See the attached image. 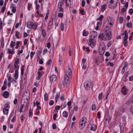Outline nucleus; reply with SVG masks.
<instances>
[{
	"instance_id": "1",
	"label": "nucleus",
	"mask_w": 133,
	"mask_h": 133,
	"mask_svg": "<svg viewBox=\"0 0 133 133\" xmlns=\"http://www.w3.org/2000/svg\"><path fill=\"white\" fill-rule=\"evenodd\" d=\"M111 29L105 30V32L98 36V38L101 40L105 41L107 39L110 40L112 37Z\"/></svg>"
},
{
	"instance_id": "2",
	"label": "nucleus",
	"mask_w": 133,
	"mask_h": 133,
	"mask_svg": "<svg viewBox=\"0 0 133 133\" xmlns=\"http://www.w3.org/2000/svg\"><path fill=\"white\" fill-rule=\"evenodd\" d=\"M68 69L66 70V74L64 76L65 81L67 85H68L69 83V80L72 77V72L69 66H68Z\"/></svg>"
},
{
	"instance_id": "3",
	"label": "nucleus",
	"mask_w": 133,
	"mask_h": 133,
	"mask_svg": "<svg viewBox=\"0 0 133 133\" xmlns=\"http://www.w3.org/2000/svg\"><path fill=\"white\" fill-rule=\"evenodd\" d=\"M84 86L86 89L89 90L90 87L93 88V83L90 81H87L85 82L84 83Z\"/></svg>"
},
{
	"instance_id": "4",
	"label": "nucleus",
	"mask_w": 133,
	"mask_h": 133,
	"mask_svg": "<svg viewBox=\"0 0 133 133\" xmlns=\"http://www.w3.org/2000/svg\"><path fill=\"white\" fill-rule=\"evenodd\" d=\"M87 120V118L85 117H83L79 122V127L80 129H82L84 127Z\"/></svg>"
},
{
	"instance_id": "5",
	"label": "nucleus",
	"mask_w": 133,
	"mask_h": 133,
	"mask_svg": "<svg viewBox=\"0 0 133 133\" xmlns=\"http://www.w3.org/2000/svg\"><path fill=\"white\" fill-rule=\"evenodd\" d=\"M105 45L103 44L100 45L99 48V51L100 54L101 55H103L105 50Z\"/></svg>"
},
{
	"instance_id": "6",
	"label": "nucleus",
	"mask_w": 133,
	"mask_h": 133,
	"mask_svg": "<svg viewBox=\"0 0 133 133\" xmlns=\"http://www.w3.org/2000/svg\"><path fill=\"white\" fill-rule=\"evenodd\" d=\"M90 35H91L90 37H92V38H95L97 36V33L96 31H92L90 32Z\"/></svg>"
},
{
	"instance_id": "7",
	"label": "nucleus",
	"mask_w": 133,
	"mask_h": 133,
	"mask_svg": "<svg viewBox=\"0 0 133 133\" xmlns=\"http://www.w3.org/2000/svg\"><path fill=\"white\" fill-rule=\"evenodd\" d=\"M89 42H90L89 45L93 48L94 45L95 44V41L93 38H92V37H90L89 39Z\"/></svg>"
},
{
	"instance_id": "8",
	"label": "nucleus",
	"mask_w": 133,
	"mask_h": 133,
	"mask_svg": "<svg viewBox=\"0 0 133 133\" xmlns=\"http://www.w3.org/2000/svg\"><path fill=\"white\" fill-rule=\"evenodd\" d=\"M52 17H51V18L49 21V22L48 24V29H50L51 28L52 24L53 23V18L52 17Z\"/></svg>"
},
{
	"instance_id": "9",
	"label": "nucleus",
	"mask_w": 133,
	"mask_h": 133,
	"mask_svg": "<svg viewBox=\"0 0 133 133\" xmlns=\"http://www.w3.org/2000/svg\"><path fill=\"white\" fill-rule=\"evenodd\" d=\"M127 89L125 88V86L123 87L121 90V92L124 95H126L127 94Z\"/></svg>"
},
{
	"instance_id": "10",
	"label": "nucleus",
	"mask_w": 133,
	"mask_h": 133,
	"mask_svg": "<svg viewBox=\"0 0 133 133\" xmlns=\"http://www.w3.org/2000/svg\"><path fill=\"white\" fill-rule=\"evenodd\" d=\"M23 96L24 97V96H27V97L26 98V99L28 100L30 97V95L29 92L28 91H26L24 92Z\"/></svg>"
},
{
	"instance_id": "11",
	"label": "nucleus",
	"mask_w": 133,
	"mask_h": 133,
	"mask_svg": "<svg viewBox=\"0 0 133 133\" xmlns=\"http://www.w3.org/2000/svg\"><path fill=\"white\" fill-rule=\"evenodd\" d=\"M56 78H57L56 75H52L50 76V81H52V82H53L56 81Z\"/></svg>"
},
{
	"instance_id": "12",
	"label": "nucleus",
	"mask_w": 133,
	"mask_h": 133,
	"mask_svg": "<svg viewBox=\"0 0 133 133\" xmlns=\"http://www.w3.org/2000/svg\"><path fill=\"white\" fill-rule=\"evenodd\" d=\"M125 37V38H124V40L123 42V43L124 45V46L126 47L128 45V43L127 39L128 38H126Z\"/></svg>"
},
{
	"instance_id": "13",
	"label": "nucleus",
	"mask_w": 133,
	"mask_h": 133,
	"mask_svg": "<svg viewBox=\"0 0 133 133\" xmlns=\"http://www.w3.org/2000/svg\"><path fill=\"white\" fill-rule=\"evenodd\" d=\"M9 92L7 91H5L4 92L3 96L4 97L6 98L9 96Z\"/></svg>"
},
{
	"instance_id": "14",
	"label": "nucleus",
	"mask_w": 133,
	"mask_h": 133,
	"mask_svg": "<svg viewBox=\"0 0 133 133\" xmlns=\"http://www.w3.org/2000/svg\"><path fill=\"white\" fill-rule=\"evenodd\" d=\"M97 128V126L96 125L93 124H92L90 128V130L92 131H95Z\"/></svg>"
},
{
	"instance_id": "15",
	"label": "nucleus",
	"mask_w": 133,
	"mask_h": 133,
	"mask_svg": "<svg viewBox=\"0 0 133 133\" xmlns=\"http://www.w3.org/2000/svg\"><path fill=\"white\" fill-rule=\"evenodd\" d=\"M107 5L106 4H104L103 5L101 6V11L102 12H103L107 8Z\"/></svg>"
},
{
	"instance_id": "16",
	"label": "nucleus",
	"mask_w": 133,
	"mask_h": 133,
	"mask_svg": "<svg viewBox=\"0 0 133 133\" xmlns=\"http://www.w3.org/2000/svg\"><path fill=\"white\" fill-rule=\"evenodd\" d=\"M133 103V102L132 101V99H130L128 101H127L126 103L127 105H130Z\"/></svg>"
},
{
	"instance_id": "17",
	"label": "nucleus",
	"mask_w": 133,
	"mask_h": 133,
	"mask_svg": "<svg viewBox=\"0 0 133 133\" xmlns=\"http://www.w3.org/2000/svg\"><path fill=\"white\" fill-rule=\"evenodd\" d=\"M33 22L30 21H29L27 23V27L29 28H31Z\"/></svg>"
},
{
	"instance_id": "18",
	"label": "nucleus",
	"mask_w": 133,
	"mask_h": 133,
	"mask_svg": "<svg viewBox=\"0 0 133 133\" xmlns=\"http://www.w3.org/2000/svg\"><path fill=\"white\" fill-rule=\"evenodd\" d=\"M10 50L9 48H8L7 49V52L8 54H14L15 53V51H10Z\"/></svg>"
},
{
	"instance_id": "19",
	"label": "nucleus",
	"mask_w": 133,
	"mask_h": 133,
	"mask_svg": "<svg viewBox=\"0 0 133 133\" xmlns=\"http://www.w3.org/2000/svg\"><path fill=\"white\" fill-rule=\"evenodd\" d=\"M127 66V65L126 64V62H125L124 65L123 66V68L122 69L121 72L122 74H123L124 73L125 71V68H126Z\"/></svg>"
},
{
	"instance_id": "20",
	"label": "nucleus",
	"mask_w": 133,
	"mask_h": 133,
	"mask_svg": "<svg viewBox=\"0 0 133 133\" xmlns=\"http://www.w3.org/2000/svg\"><path fill=\"white\" fill-rule=\"evenodd\" d=\"M68 113L66 111H64L63 112L62 115L63 117H67L68 116Z\"/></svg>"
},
{
	"instance_id": "21",
	"label": "nucleus",
	"mask_w": 133,
	"mask_h": 133,
	"mask_svg": "<svg viewBox=\"0 0 133 133\" xmlns=\"http://www.w3.org/2000/svg\"><path fill=\"white\" fill-rule=\"evenodd\" d=\"M15 78L17 79L18 78V71H15Z\"/></svg>"
},
{
	"instance_id": "22",
	"label": "nucleus",
	"mask_w": 133,
	"mask_h": 133,
	"mask_svg": "<svg viewBox=\"0 0 133 133\" xmlns=\"http://www.w3.org/2000/svg\"><path fill=\"white\" fill-rule=\"evenodd\" d=\"M113 57L112 58L114 60L116 58V57L117 55L115 49L114 51L113 52Z\"/></svg>"
},
{
	"instance_id": "23",
	"label": "nucleus",
	"mask_w": 133,
	"mask_h": 133,
	"mask_svg": "<svg viewBox=\"0 0 133 133\" xmlns=\"http://www.w3.org/2000/svg\"><path fill=\"white\" fill-rule=\"evenodd\" d=\"M127 30H125L124 32V33H123L122 34H121V35H124L125 36H124V38H125L126 37V38H128V34L127 33Z\"/></svg>"
},
{
	"instance_id": "24",
	"label": "nucleus",
	"mask_w": 133,
	"mask_h": 133,
	"mask_svg": "<svg viewBox=\"0 0 133 133\" xmlns=\"http://www.w3.org/2000/svg\"><path fill=\"white\" fill-rule=\"evenodd\" d=\"M32 27L31 28L33 29L34 30H36L37 28V25L36 24L34 23H33Z\"/></svg>"
},
{
	"instance_id": "25",
	"label": "nucleus",
	"mask_w": 133,
	"mask_h": 133,
	"mask_svg": "<svg viewBox=\"0 0 133 133\" xmlns=\"http://www.w3.org/2000/svg\"><path fill=\"white\" fill-rule=\"evenodd\" d=\"M37 74L38 76L37 77L36 79L38 80H39L42 76V75L41 74V72L40 71H38L37 72Z\"/></svg>"
},
{
	"instance_id": "26",
	"label": "nucleus",
	"mask_w": 133,
	"mask_h": 133,
	"mask_svg": "<svg viewBox=\"0 0 133 133\" xmlns=\"http://www.w3.org/2000/svg\"><path fill=\"white\" fill-rule=\"evenodd\" d=\"M14 66L15 67V71H18V69L19 68V66L18 64H14Z\"/></svg>"
},
{
	"instance_id": "27",
	"label": "nucleus",
	"mask_w": 133,
	"mask_h": 133,
	"mask_svg": "<svg viewBox=\"0 0 133 133\" xmlns=\"http://www.w3.org/2000/svg\"><path fill=\"white\" fill-rule=\"evenodd\" d=\"M104 18V16L103 15H101L100 17L96 19V20H99L100 21H102V19Z\"/></svg>"
},
{
	"instance_id": "28",
	"label": "nucleus",
	"mask_w": 133,
	"mask_h": 133,
	"mask_svg": "<svg viewBox=\"0 0 133 133\" xmlns=\"http://www.w3.org/2000/svg\"><path fill=\"white\" fill-rule=\"evenodd\" d=\"M3 113L5 115H7L8 112V109H3Z\"/></svg>"
},
{
	"instance_id": "29",
	"label": "nucleus",
	"mask_w": 133,
	"mask_h": 133,
	"mask_svg": "<svg viewBox=\"0 0 133 133\" xmlns=\"http://www.w3.org/2000/svg\"><path fill=\"white\" fill-rule=\"evenodd\" d=\"M88 32L87 31H86L85 30H84L83 33V35L84 36H87L88 34Z\"/></svg>"
},
{
	"instance_id": "30",
	"label": "nucleus",
	"mask_w": 133,
	"mask_h": 133,
	"mask_svg": "<svg viewBox=\"0 0 133 133\" xmlns=\"http://www.w3.org/2000/svg\"><path fill=\"white\" fill-rule=\"evenodd\" d=\"M64 2V1L62 0V1L59 2L58 4V6L62 7L63 4Z\"/></svg>"
},
{
	"instance_id": "31",
	"label": "nucleus",
	"mask_w": 133,
	"mask_h": 133,
	"mask_svg": "<svg viewBox=\"0 0 133 133\" xmlns=\"http://www.w3.org/2000/svg\"><path fill=\"white\" fill-rule=\"evenodd\" d=\"M42 31L43 36L44 38H45L46 35V31L44 30H43Z\"/></svg>"
},
{
	"instance_id": "32",
	"label": "nucleus",
	"mask_w": 133,
	"mask_h": 133,
	"mask_svg": "<svg viewBox=\"0 0 133 133\" xmlns=\"http://www.w3.org/2000/svg\"><path fill=\"white\" fill-rule=\"evenodd\" d=\"M60 96V95L59 93H57L56 96V97L55 98V102H57V100L59 98V96Z\"/></svg>"
},
{
	"instance_id": "33",
	"label": "nucleus",
	"mask_w": 133,
	"mask_h": 133,
	"mask_svg": "<svg viewBox=\"0 0 133 133\" xmlns=\"http://www.w3.org/2000/svg\"><path fill=\"white\" fill-rule=\"evenodd\" d=\"M123 18L122 17H120L118 19L119 22L120 23H122L123 22Z\"/></svg>"
},
{
	"instance_id": "34",
	"label": "nucleus",
	"mask_w": 133,
	"mask_h": 133,
	"mask_svg": "<svg viewBox=\"0 0 133 133\" xmlns=\"http://www.w3.org/2000/svg\"><path fill=\"white\" fill-rule=\"evenodd\" d=\"M19 35L20 33L18 31H16V34L15 35V36L16 38H19Z\"/></svg>"
},
{
	"instance_id": "35",
	"label": "nucleus",
	"mask_w": 133,
	"mask_h": 133,
	"mask_svg": "<svg viewBox=\"0 0 133 133\" xmlns=\"http://www.w3.org/2000/svg\"><path fill=\"white\" fill-rule=\"evenodd\" d=\"M103 97V94L102 92L100 93L98 96V99L101 100L102 99Z\"/></svg>"
},
{
	"instance_id": "36",
	"label": "nucleus",
	"mask_w": 133,
	"mask_h": 133,
	"mask_svg": "<svg viewBox=\"0 0 133 133\" xmlns=\"http://www.w3.org/2000/svg\"><path fill=\"white\" fill-rule=\"evenodd\" d=\"M60 28L61 30L63 31L64 30V24L62 23L61 24Z\"/></svg>"
},
{
	"instance_id": "37",
	"label": "nucleus",
	"mask_w": 133,
	"mask_h": 133,
	"mask_svg": "<svg viewBox=\"0 0 133 133\" xmlns=\"http://www.w3.org/2000/svg\"><path fill=\"white\" fill-rule=\"evenodd\" d=\"M15 44V42H14L13 41H12L10 43V46L11 48H14V47Z\"/></svg>"
},
{
	"instance_id": "38",
	"label": "nucleus",
	"mask_w": 133,
	"mask_h": 133,
	"mask_svg": "<svg viewBox=\"0 0 133 133\" xmlns=\"http://www.w3.org/2000/svg\"><path fill=\"white\" fill-rule=\"evenodd\" d=\"M19 63V58H16L15 59V61L14 62V64H18Z\"/></svg>"
},
{
	"instance_id": "39",
	"label": "nucleus",
	"mask_w": 133,
	"mask_h": 133,
	"mask_svg": "<svg viewBox=\"0 0 133 133\" xmlns=\"http://www.w3.org/2000/svg\"><path fill=\"white\" fill-rule=\"evenodd\" d=\"M48 95L47 93H45L44 95V100L45 101H47L48 97Z\"/></svg>"
},
{
	"instance_id": "40",
	"label": "nucleus",
	"mask_w": 133,
	"mask_h": 133,
	"mask_svg": "<svg viewBox=\"0 0 133 133\" xmlns=\"http://www.w3.org/2000/svg\"><path fill=\"white\" fill-rule=\"evenodd\" d=\"M96 106L95 104H93L91 107V109L93 110H95L96 108Z\"/></svg>"
},
{
	"instance_id": "41",
	"label": "nucleus",
	"mask_w": 133,
	"mask_h": 133,
	"mask_svg": "<svg viewBox=\"0 0 133 133\" xmlns=\"http://www.w3.org/2000/svg\"><path fill=\"white\" fill-rule=\"evenodd\" d=\"M130 111L131 114L133 115V105H132L130 107Z\"/></svg>"
},
{
	"instance_id": "42",
	"label": "nucleus",
	"mask_w": 133,
	"mask_h": 133,
	"mask_svg": "<svg viewBox=\"0 0 133 133\" xmlns=\"http://www.w3.org/2000/svg\"><path fill=\"white\" fill-rule=\"evenodd\" d=\"M126 26L128 28L131 27H132L131 23V22L128 23L126 25Z\"/></svg>"
},
{
	"instance_id": "43",
	"label": "nucleus",
	"mask_w": 133,
	"mask_h": 133,
	"mask_svg": "<svg viewBox=\"0 0 133 133\" xmlns=\"http://www.w3.org/2000/svg\"><path fill=\"white\" fill-rule=\"evenodd\" d=\"M12 11L13 13H15L16 11V8L15 7L12 6Z\"/></svg>"
},
{
	"instance_id": "44",
	"label": "nucleus",
	"mask_w": 133,
	"mask_h": 133,
	"mask_svg": "<svg viewBox=\"0 0 133 133\" xmlns=\"http://www.w3.org/2000/svg\"><path fill=\"white\" fill-rule=\"evenodd\" d=\"M29 116H32L33 113L32 112V111L31 110V109H30L29 110Z\"/></svg>"
},
{
	"instance_id": "45",
	"label": "nucleus",
	"mask_w": 133,
	"mask_h": 133,
	"mask_svg": "<svg viewBox=\"0 0 133 133\" xmlns=\"http://www.w3.org/2000/svg\"><path fill=\"white\" fill-rule=\"evenodd\" d=\"M52 127L53 129H55L56 128V124L55 123H53L52 124Z\"/></svg>"
},
{
	"instance_id": "46",
	"label": "nucleus",
	"mask_w": 133,
	"mask_h": 133,
	"mask_svg": "<svg viewBox=\"0 0 133 133\" xmlns=\"http://www.w3.org/2000/svg\"><path fill=\"white\" fill-rule=\"evenodd\" d=\"M6 86L3 85L2 87L1 90L2 91H3L6 88Z\"/></svg>"
},
{
	"instance_id": "47",
	"label": "nucleus",
	"mask_w": 133,
	"mask_h": 133,
	"mask_svg": "<svg viewBox=\"0 0 133 133\" xmlns=\"http://www.w3.org/2000/svg\"><path fill=\"white\" fill-rule=\"evenodd\" d=\"M129 14L132 15L133 13V9H130L129 10Z\"/></svg>"
},
{
	"instance_id": "48",
	"label": "nucleus",
	"mask_w": 133,
	"mask_h": 133,
	"mask_svg": "<svg viewBox=\"0 0 133 133\" xmlns=\"http://www.w3.org/2000/svg\"><path fill=\"white\" fill-rule=\"evenodd\" d=\"M35 54V52H33L32 51L31 52L30 54V57L31 59H32L33 57V55Z\"/></svg>"
},
{
	"instance_id": "49",
	"label": "nucleus",
	"mask_w": 133,
	"mask_h": 133,
	"mask_svg": "<svg viewBox=\"0 0 133 133\" xmlns=\"http://www.w3.org/2000/svg\"><path fill=\"white\" fill-rule=\"evenodd\" d=\"M52 62V61L51 59H49L48 61L47 62L46 64L48 65H50V64Z\"/></svg>"
},
{
	"instance_id": "50",
	"label": "nucleus",
	"mask_w": 133,
	"mask_h": 133,
	"mask_svg": "<svg viewBox=\"0 0 133 133\" xmlns=\"http://www.w3.org/2000/svg\"><path fill=\"white\" fill-rule=\"evenodd\" d=\"M25 66L24 65L22 67L21 69V75H23L24 74V69H23V68Z\"/></svg>"
},
{
	"instance_id": "51",
	"label": "nucleus",
	"mask_w": 133,
	"mask_h": 133,
	"mask_svg": "<svg viewBox=\"0 0 133 133\" xmlns=\"http://www.w3.org/2000/svg\"><path fill=\"white\" fill-rule=\"evenodd\" d=\"M54 103V101L52 100H51L49 103V104L50 105H53Z\"/></svg>"
},
{
	"instance_id": "52",
	"label": "nucleus",
	"mask_w": 133,
	"mask_h": 133,
	"mask_svg": "<svg viewBox=\"0 0 133 133\" xmlns=\"http://www.w3.org/2000/svg\"><path fill=\"white\" fill-rule=\"evenodd\" d=\"M85 4V1H84V0H83L82 2V4H81V6H82V7H84Z\"/></svg>"
},
{
	"instance_id": "53",
	"label": "nucleus",
	"mask_w": 133,
	"mask_h": 133,
	"mask_svg": "<svg viewBox=\"0 0 133 133\" xmlns=\"http://www.w3.org/2000/svg\"><path fill=\"white\" fill-rule=\"evenodd\" d=\"M25 117L23 115H22L21 117V119L22 121H24L25 119Z\"/></svg>"
},
{
	"instance_id": "54",
	"label": "nucleus",
	"mask_w": 133,
	"mask_h": 133,
	"mask_svg": "<svg viewBox=\"0 0 133 133\" xmlns=\"http://www.w3.org/2000/svg\"><path fill=\"white\" fill-rule=\"evenodd\" d=\"M6 9L5 6H3L1 9V12L2 13H3L5 11Z\"/></svg>"
},
{
	"instance_id": "55",
	"label": "nucleus",
	"mask_w": 133,
	"mask_h": 133,
	"mask_svg": "<svg viewBox=\"0 0 133 133\" xmlns=\"http://www.w3.org/2000/svg\"><path fill=\"white\" fill-rule=\"evenodd\" d=\"M9 107V105L8 104H5L4 105V108L3 109H7L6 108H8Z\"/></svg>"
},
{
	"instance_id": "56",
	"label": "nucleus",
	"mask_w": 133,
	"mask_h": 133,
	"mask_svg": "<svg viewBox=\"0 0 133 133\" xmlns=\"http://www.w3.org/2000/svg\"><path fill=\"white\" fill-rule=\"evenodd\" d=\"M63 16V14L62 13H60L58 14V16L59 17L61 18Z\"/></svg>"
},
{
	"instance_id": "57",
	"label": "nucleus",
	"mask_w": 133,
	"mask_h": 133,
	"mask_svg": "<svg viewBox=\"0 0 133 133\" xmlns=\"http://www.w3.org/2000/svg\"><path fill=\"white\" fill-rule=\"evenodd\" d=\"M8 81L9 83H10V84H11V80H12V79L11 77H10V76H9V77L8 78Z\"/></svg>"
},
{
	"instance_id": "58",
	"label": "nucleus",
	"mask_w": 133,
	"mask_h": 133,
	"mask_svg": "<svg viewBox=\"0 0 133 133\" xmlns=\"http://www.w3.org/2000/svg\"><path fill=\"white\" fill-rule=\"evenodd\" d=\"M126 9L125 8H123L122 9L121 11L122 13H123L124 12L126 11Z\"/></svg>"
},
{
	"instance_id": "59",
	"label": "nucleus",
	"mask_w": 133,
	"mask_h": 133,
	"mask_svg": "<svg viewBox=\"0 0 133 133\" xmlns=\"http://www.w3.org/2000/svg\"><path fill=\"white\" fill-rule=\"evenodd\" d=\"M59 86L63 88L64 87V84L62 82L60 83H59Z\"/></svg>"
},
{
	"instance_id": "60",
	"label": "nucleus",
	"mask_w": 133,
	"mask_h": 133,
	"mask_svg": "<svg viewBox=\"0 0 133 133\" xmlns=\"http://www.w3.org/2000/svg\"><path fill=\"white\" fill-rule=\"evenodd\" d=\"M107 64L108 65H110V66H113L114 65V64L112 63H111V62H109L108 63H107Z\"/></svg>"
},
{
	"instance_id": "61",
	"label": "nucleus",
	"mask_w": 133,
	"mask_h": 133,
	"mask_svg": "<svg viewBox=\"0 0 133 133\" xmlns=\"http://www.w3.org/2000/svg\"><path fill=\"white\" fill-rule=\"evenodd\" d=\"M85 12L84 10H80V14H82V15H84L85 14Z\"/></svg>"
},
{
	"instance_id": "62",
	"label": "nucleus",
	"mask_w": 133,
	"mask_h": 133,
	"mask_svg": "<svg viewBox=\"0 0 133 133\" xmlns=\"http://www.w3.org/2000/svg\"><path fill=\"white\" fill-rule=\"evenodd\" d=\"M57 115L56 114H55L54 115L53 118V119L55 121L56 120V117H57Z\"/></svg>"
},
{
	"instance_id": "63",
	"label": "nucleus",
	"mask_w": 133,
	"mask_h": 133,
	"mask_svg": "<svg viewBox=\"0 0 133 133\" xmlns=\"http://www.w3.org/2000/svg\"><path fill=\"white\" fill-rule=\"evenodd\" d=\"M32 6V4L30 3H29L28 6V9L29 10H30V7Z\"/></svg>"
},
{
	"instance_id": "64",
	"label": "nucleus",
	"mask_w": 133,
	"mask_h": 133,
	"mask_svg": "<svg viewBox=\"0 0 133 133\" xmlns=\"http://www.w3.org/2000/svg\"><path fill=\"white\" fill-rule=\"evenodd\" d=\"M28 41V40L26 39H24V45H26Z\"/></svg>"
}]
</instances>
